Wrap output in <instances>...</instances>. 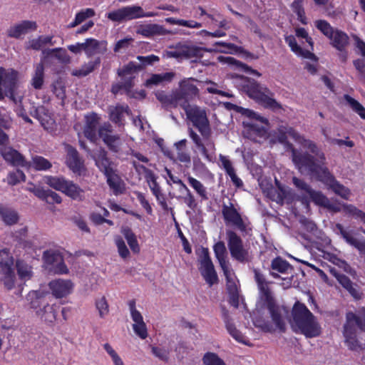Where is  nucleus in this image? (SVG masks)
Listing matches in <instances>:
<instances>
[{"mask_svg": "<svg viewBox=\"0 0 365 365\" xmlns=\"http://www.w3.org/2000/svg\"><path fill=\"white\" fill-rule=\"evenodd\" d=\"M276 138L287 145L292 153V160L301 173L308 174L329 186L344 199H349L350 190L340 184L325 166L326 158L317 145L304 138L289 126H280Z\"/></svg>", "mask_w": 365, "mask_h": 365, "instance_id": "obj_1", "label": "nucleus"}, {"mask_svg": "<svg viewBox=\"0 0 365 365\" xmlns=\"http://www.w3.org/2000/svg\"><path fill=\"white\" fill-rule=\"evenodd\" d=\"M187 118L192 122L201 136L192 128L188 130V135L201 155L207 161H212L215 156V145L212 138V129L205 108L197 105H185L182 107Z\"/></svg>", "mask_w": 365, "mask_h": 365, "instance_id": "obj_2", "label": "nucleus"}, {"mask_svg": "<svg viewBox=\"0 0 365 365\" xmlns=\"http://www.w3.org/2000/svg\"><path fill=\"white\" fill-rule=\"evenodd\" d=\"M289 322L292 331L307 338H314L320 335L322 328L317 318L302 303L297 302L291 312Z\"/></svg>", "mask_w": 365, "mask_h": 365, "instance_id": "obj_3", "label": "nucleus"}, {"mask_svg": "<svg viewBox=\"0 0 365 365\" xmlns=\"http://www.w3.org/2000/svg\"><path fill=\"white\" fill-rule=\"evenodd\" d=\"M198 81L193 78H184L179 83V87L170 93L164 91L155 93L157 99L166 108L184 107L190 105L188 101L199 94V89L196 85Z\"/></svg>", "mask_w": 365, "mask_h": 365, "instance_id": "obj_4", "label": "nucleus"}, {"mask_svg": "<svg viewBox=\"0 0 365 365\" xmlns=\"http://www.w3.org/2000/svg\"><path fill=\"white\" fill-rule=\"evenodd\" d=\"M255 278L259 291V299L263 302L269 312L272 322L282 331H285V322L282 318V314L285 311L283 308L276 305L269 289L270 282L259 272L255 271Z\"/></svg>", "mask_w": 365, "mask_h": 365, "instance_id": "obj_5", "label": "nucleus"}, {"mask_svg": "<svg viewBox=\"0 0 365 365\" xmlns=\"http://www.w3.org/2000/svg\"><path fill=\"white\" fill-rule=\"evenodd\" d=\"M242 113L247 117L243 121L245 136L251 140L262 143L268 137L267 120L252 110L241 108Z\"/></svg>", "mask_w": 365, "mask_h": 365, "instance_id": "obj_6", "label": "nucleus"}, {"mask_svg": "<svg viewBox=\"0 0 365 365\" xmlns=\"http://www.w3.org/2000/svg\"><path fill=\"white\" fill-rule=\"evenodd\" d=\"M243 91L252 98L266 108L273 110L281 108L280 104L273 98V93L265 86L253 79L245 78Z\"/></svg>", "mask_w": 365, "mask_h": 365, "instance_id": "obj_7", "label": "nucleus"}, {"mask_svg": "<svg viewBox=\"0 0 365 365\" xmlns=\"http://www.w3.org/2000/svg\"><path fill=\"white\" fill-rule=\"evenodd\" d=\"M31 309L35 311L37 317L46 323H53L56 319V310L54 304L45 301L44 294L39 291H31L26 297Z\"/></svg>", "mask_w": 365, "mask_h": 365, "instance_id": "obj_8", "label": "nucleus"}, {"mask_svg": "<svg viewBox=\"0 0 365 365\" xmlns=\"http://www.w3.org/2000/svg\"><path fill=\"white\" fill-rule=\"evenodd\" d=\"M19 78L18 71L0 67V101L8 97L16 104L21 103L22 96L15 94Z\"/></svg>", "mask_w": 365, "mask_h": 365, "instance_id": "obj_9", "label": "nucleus"}, {"mask_svg": "<svg viewBox=\"0 0 365 365\" xmlns=\"http://www.w3.org/2000/svg\"><path fill=\"white\" fill-rule=\"evenodd\" d=\"M107 18L112 21L123 22L145 17L157 16L154 12H145L143 9L137 5L123 6L106 14Z\"/></svg>", "mask_w": 365, "mask_h": 365, "instance_id": "obj_10", "label": "nucleus"}, {"mask_svg": "<svg viewBox=\"0 0 365 365\" xmlns=\"http://www.w3.org/2000/svg\"><path fill=\"white\" fill-rule=\"evenodd\" d=\"M292 182L302 195V202L306 205L307 208L309 207L310 200L319 205L329 206V200L321 192L312 189L304 180L293 177Z\"/></svg>", "mask_w": 365, "mask_h": 365, "instance_id": "obj_11", "label": "nucleus"}, {"mask_svg": "<svg viewBox=\"0 0 365 365\" xmlns=\"http://www.w3.org/2000/svg\"><path fill=\"white\" fill-rule=\"evenodd\" d=\"M227 246L232 257L240 262L249 260V252L243 245L241 237L230 230L226 231Z\"/></svg>", "mask_w": 365, "mask_h": 365, "instance_id": "obj_12", "label": "nucleus"}, {"mask_svg": "<svg viewBox=\"0 0 365 365\" xmlns=\"http://www.w3.org/2000/svg\"><path fill=\"white\" fill-rule=\"evenodd\" d=\"M199 270L205 282L212 286L217 282V275L207 248L202 247L198 257Z\"/></svg>", "mask_w": 365, "mask_h": 365, "instance_id": "obj_13", "label": "nucleus"}, {"mask_svg": "<svg viewBox=\"0 0 365 365\" xmlns=\"http://www.w3.org/2000/svg\"><path fill=\"white\" fill-rule=\"evenodd\" d=\"M222 214L227 225L234 226L241 232L246 231L247 227V220L241 216L232 202L222 205Z\"/></svg>", "mask_w": 365, "mask_h": 365, "instance_id": "obj_14", "label": "nucleus"}, {"mask_svg": "<svg viewBox=\"0 0 365 365\" xmlns=\"http://www.w3.org/2000/svg\"><path fill=\"white\" fill-rule=\"evenodd\" d=\"M200 51V48L198 47L179 44L175 47H170V50L165 52L164 56L168 58H174L178 60H182L184 58H190L198 56Z\"/></svg>", "mask_w": 365, "mask_h": 365, "instance_id": "obj_15", "label": "nucleus"}, {"mask_svg": "<svg viewBox=\"0 0 365 365\" xmlns=\"http://www.w3.org/2000/svg\"><path fill=\"white\" fill-rule=\"evenodd\" d=\"M43 258L48 266H51L53 272L58 274L68 273V269L63 261V257L59 252L56 250H47L43 252Z\"/></svg>", "mask_w": 365, "mask_h": 365, "instance_id": "obj_16", "label": "nucleus"}, {"mask_svg": "<svg viewBox=\"0 0 365 365\" xmlns=\"http://www.w3.org/2000/svg\"><path fill=\"white\" fill-rule=\"evenodd\" d=\"M98 135L111 151L115 153L120 151L123 140L118 135L112 134L110 125H102L98 130Z\"/></svg>", "mask_w": 365, "mask_h": 365, "instance_id": "obj_17", "label": "nucleus"}, {"mask_svg": "<svg viewBox=\"0 0 365 365\" xmlns=\"http://www.w3.org/2000/svg\"><path fill=\"white\" fill-rule=\"evenodd\" d=\"M52 294L57 299L65 297L72 293L74 284L70 279H56L48 283Z\"/></svg>", "mask_w": 365, "mask_h": 365, "instance_id": "obj_18", "label": "nucleus"}, {"mask_svg": "<svg viewBox=\"0 0 365 365\" xmlns=\"http://www.w3.org/2000/svg\"><path fill=\"white\" fill-rule=\"evenodd\" d=\"M129 308L130 312V317L133 321V324L132 325L133 331L140 339H146L148 337V329L145 323L143 321V317L141 313L136 309L134 302H130Z\"/></svg>", "mask_w": 365, "mask_h": 365, "instance_id": "obj_19", "label": "nucleus"}, {"mask_svg": "<svg viewBox=\"0 0 365 365\" xmlns=\"http://www.w3.org/2000/svg\"><path fill=\"white\" fill-rule=\"evenodd\" d=\"M336 229L337 233L348 245L356 248L360 254H365V240H358L354 235V230L344 228L341 224H336Z\"/></svg>", "mask_w": 365, "mask_h": 365, "instance_id": "obj_20", "label": "nucleus"}, {"mask_svg": "<svg viewBox=\"0 0 365 365\" xmlns=\"http://www.w3.org/2000/svg\"><path fill=\"white\" fill-rule=\"evenodd\" d=\"M37 24L33 21H22L11 25L6 30V35L10 38H21L30 31H36Z\"/></svg>", "mask_w": 365, "mask_h": 365, "instance_id": "obj_21", "label": "nucleus"}, {"mask_svg": "<svg viewBox=\"0 0 365 365\" xmlns=\"http://www.w3.org/2000/svg\"><path fill=\"white\" fill-rule=\"evenodd\" d=\"M91 157L94 160L97 168L104 175L116 170L114 163L107 157V152L104 149L99 148L94 150Z\"/></svg>", "mask_w": 365, "mask_h": 365, "instance_id": "obj_22", "label": "nucleus"}, {"mask_svg": "<svg viewBox=\"0 0 365 365\" xmlns=\"http://www.w3.org/2000/svg\"><path fill=\"white\" fill-rule=\"evenodd\" d=\"M0 154L4 160L14 166L26 167L28 163L24 157L16 150L11 146L0 148Z\"/></svg>", "mask_w": 365, "mask_h": 365, "instance_id": "obj_23", "label": "nucleus"}, {"mask_svg": "<svg viewBox=\"0 0 365 365\" xmlns=\"http://www.w3.org/2000/svg\"><path fill=\"white\" fill-rule=\"evenodd\" d=\"M66 164L75 173L81 175L86 171L83 160L79 157L78 151L70 145H66Z\"/></svg>", "mask_w": 365, "mask_h": 365, "instance_id": "obj_24", "label": "nucleus"}, {"mask_svg": "<svg viewBox=\"0 0 365 365\" xmlns=\"http://www.w3.org/2000/svg\"><path fill=\"white\" fill-rule=\"evenodd\" d=\"M329 38L331 41L332 46L342 52L340 55V58L343 61H345L346 60L345 48L349 44V36L346 33L335 29Z\"/></svg>", "mask_w": 365, "mask_h": 365, "instance_id": "obj_25", "label": "nucleus"}, {"mask_svg": "<svg viewBox=\"0 0 365 365\" xmlns=\"http://www.w3.org/2000/svg\"><path fill=\"white\" fill-rule=\"evenodd\" d=\"M284 40L289 46L291 51L297 56L310 59L314 62L318 61V58L313 53L307 50H304L299 45H298L296 38L293 35L285 36Z\"/></svg>", "mask_w": 365, "mask_h": 365, "instance_id": "obj_26", "label": "nucleus"}, {"mask_svg": "<svg viewBox=\"0 0 365 365\" xmlns=\"http://www.w3.org/2000/svg\"><path fill=\"white\" fill-rule=\"evenodd\" d=\"M107 50V43L94 38H87L84 42V51L91 56L96 53H103Z\"/></svg>", "mask_w": 365, "mask_h": 365, "instance_id": "obj_27", "label": "nucleus"}, {"mask_svg": "<svg viewBox=\"0 0 365 365\" xmlns=\"http://www.w3.org/2000/svg\"><path fill=\"white\" fill-rule=\"evenodd\" d=\"M276 184L277 185V188L272 190L270 192V197L272 200L276 201L278 203H283L284 200H291L293 197L291 189L280 185L277 180Z\"/></svg>", "mask_w": 365, "mask_h": 365, "instance_id": "obj_28", "label": "nucleus"}, {"mask_svg": "<svg viewBox=\"0 0 365 365\" xmlns=\"http://www.w3.org/2000/svg\"><path fill=\"white\" fill-rule=\"evenodd\" d=\"M106 181L114 195H118L123 192L125 185L120 176L116 173V170L105 175Z\"/></svg>", "mask_w": 365, "mask_h": 365, "instance_id": "obj_29", "label": "nucleus"}, {"mask_svg": "<svg viewBox=\"0 0 365 365\" xmlns=\"http://www.w3.org/2000/svg\"><path fill=\"white\" fill-rule=\"evenodd\" d=\"M19 219V214L15 210L0 204V220L6 225H15L18 222Z\"/></svg>", "mask_w": 365, "mask_h": 365, "instance_id": "obj_30", "label": "nucleus"}, {"mask_svg": "<svg viewBox=\"0 0 365 365\" xmlns=\"http://www.w3.org/2000/svg\"><path fill=\"white\" fill-rule=\"evenodd\" d=\"M44 61L49 58H55L61 63H67L70 62V57L67 52L62 48H56L53 49H46L42 52Z\"/></svg>", "mask_w": 365, "mask_h": 365, "instance_id": "obj_31", "label": "nucleus"}, {"mask_svg": "<svg viewBox=\"0 0 365 365\" xmlns=\"http://www.w3.org/2000/svg\"><path fill=\"white\" fill-rule=\"evenodd\" d=\"M137 34L145 37H150L155 35H165L168 34V31H167L162 26L153 24L140 26L137 30Z\"/></svg>", "mask_w": 365, "mask_h": 365, "instance_id": "obj_32", "label": "nucleus"}, {"mask_svg": "<svg viewBox=\"0 0 365 365\" xmlns=\"http://www.w3.org/2000/svg\"><path fill=\"white\" fill-rule=\"evenodd\" d=\"M213 250L222 269H226L227 267H230L229 262L227 260V253L223 242L220 241L215 244Z\"/></svg>", "mask_w": 365, "mask_h": 365, "instance_id": "obj_33", "label": "nucleus"}, {"mask_svg": "<svg viewBox=\"0 0 365 365\" xmlns=\"http://www.w3.org/2000/svg\"><path fill=\"white\" fill-rule=\"evenodd\" d=\"M12 123L13 120L9 115L0 113V145H6L9 141V135L1 128L9 130Z\"/></svg>", "mask_w": 365, "mask_h": 365, "instance_id": "obj_34", "label": "nucleus"}, {"mask_svg": "<svg viewBox=\"0 0 365 365\" xmlns=\"http://www.w3.org/2000/svg\"><path fill=\"white\" fill-rule=\"evenodd\" d=\"M218 61L223 63H227L232 66L236 67L240 70L245 71L249 73L255 75L258 77L261 76V73H259L257 70H254L247 65L237 61L235 58L231 56H220L217 58Z\"/></svg>", "mask_w": 365, "mask_h": 365, "instance_id": "obj_35", "label": "nucleus"}, {"mask_svg": "<svg viewBox=\"0 0 365 365\" xmlns=\"http://www.w3.org/2000/svg\"><path fill=\"white\" fill-rule=\"evenodd\" d=\"M98 124V118L96 115L86 116V122L84 127V135L91 141L96 139V128Z\"/></svg>", "mask_w": 365, "mask_h": 365, "instance_id": "obj_36", "label": "nucleus"}, {"mask_svg": "<svg viewBox=\"0 0 365 365\" xmlns=\"http://www.w3.org/2000/svg\"><path fill=\"white\" fill-rule=\"evenodd\" d=\"M220 160L223 166V168L225 170L226 173L230 176L233 184L237 187H241L243 184L242 181L236 175L235 170L231 161L226 156L223 155L220 156Z\"/></svg>", "mask_w": 365, "mask_h": 365, "instance_id": "obj_37", "label": "nucleus"}, {"mask_svg": "<svg viewBox=\"0 0 365 365\" xmlns=\"http://www.w3.org/2000/svg\"><path fill=\"white\" fill-rule=\"evenodd\" d=\"M62 192L74 200L81 201L84 199L83 190L71 180L68 181Z\"/></svg>", "mask_w": 365, "mask_h": 365, "instance_id": "obj_38", "label": "nucleus"}, {"mask_svg": "<svg viewBox=\"0 0 365 365\" xmlns=\"http://www.w3.org/2000/svg\"><path fill=\"white\" fill-rule=\"evenodd\" d=\"M0 280L6 289H13L15 287L16 281L14 267L0 270Z\"/></svg>", "mask_w": 365, "mask_h": 365, "instance_id": "obj_39", "label": "nucleus"}, {"mask_svg": "<svg viewBox=\"0 0 365 365\" xmlns=\"http://www.w3.org/2000/svg\"><path fill=\"white\" fill-rule=\"evenodd\" d=\"M53 36H39L36 38L29 40L27 48L34 50H40L46 45L53 46L56 42V41H53Z\"/></svg>", "mask_w": 365, "mask_h": 365, "instance_id": "obj_40", "label": "nucleus"}, {"mask_svg": "<svg viewBox=\"0 0 365 365\" xmlns=\"http://www.w3.org/2000/svg\"><path fill=\"white\" fill-rule=\"evenodd\" d=\"M44 82L43 63L41 62L35 66L34 72L32 74L31 84L35 89H41Z\"/></svg>", "mask_w": 365, "mask_h": 365, "instance_id": "obj_41", "label": "nucleus"}, {"mask_svg": "<svg viewBox=\"0 0 365 365\" xmlns=\"http://www.w3.org/2000/svg\"><path fill=\"white\" fill-rule=\"evenodd\" d=\"M17 274L21 281L26 282L33 277L31 266L23 260H17L16 262Z\"/></svg>", "mask_w": 365, "mask_h": 365, "instance_id": "obj_42", "label": "nucleus"}, {"mask_svg": "<svg viewBox=\"0 0 365 365\" xmlns=\"http://www.w3.org/2000/svg\"><path fill=\"white\" fill-rule=\"evenodd\" d=\"M63 177L47 175L43 178V182L52 188L63 192L68 182Z\"/></svg>", "mask_w": 365, "mask_h": 365, "instance_id": "obj_43", "label": "nucleus"}, {"mask_svg": "<svg viewBox=\"0 0 365 365\" xmlns=\"http://www.w3.org/2000/svg\"><path fill=\"white\" fill-rule=\"evenodd\" d=\"M100 63L101 60L98 58L94 61H90L83 65L81 68L73 70L72 71V75L78 77L86 76L91 73L95 68L100 64Z\"/></svg>", "mask_w": 365, "mask_h": 365, "instance_id": "obj_44", "label": "nucleus"}, {"mask_svg": "<svg viewBox=\"0 0 365 365\" xmlns=\"http://www.w3.org/2000/svg\"><path fill=\"white\" fill-rule=\"evenodd\" d=\"M14 259L6 248L0 250V270L14 267Z\"/></svg>", "mask_w": 365, "mask_h": 365, "instance_id": "obj_45", "label": "nucleus"}, {"mask_svg": "<svg viewBox=\"0 0 365 365\" xmlns=\"http://www.w3.org/2000/svg\"><path fill=\"white\" fill-rule=\"evenodd\" d=\"M35 115L36 118L40 121L42 126L44 128L48 129L53 123V118L47 113L43 107H38L35 110Z\"/></svg>", "mask_w": 365, "mask_h": 365, "instance_id": "obj_46", "label": "nucleus"}, {"mask_svg": "<svg viewBox=\"0 0 365 365\" xmlns=\"http://www.w3.org/2000/svg\"><path fill=\"white\" fill-rule=\"evenodd\" d=\"M174 77L173 73H165L161 74H154L146 81V86L159 85L163 82H170Z\"/></svg>", "mask_w": 365, "mask_h": 365, "instance_id": "obj_47", "label": "nucleus"}, {"mask_svg": "<svg viewBox=\"0 0 365 365\" xmlns=\"http://www.w3.org/2000/svg\"><path fill=\"white\" fill-rule=\"evenodd\" d=\"M29 166L37 170H46L51 168V163L42 156L36 155L32 158Z\"/></svg>", "mask_w": 365, "mask_h": 365, "instance_id": "obj_48", "label": "nucleus"}, {"mask_svg": "<svg viewBox=\"0 0 365 365\" xmlns=\"http://www.w3.org/2000/svg\"><path fill=\"white\" fill-rule=\"evenodd\" d=\"M143 66L137 64L135 62H129L126 66H125L121 69H119L118 73L120 76L123 78H126L127 76H129L128 81L130 79L132 80V75L135 73H137L138 71L141 70Z\"/></svg>", "mask_w": 365, "mask_h": 365, "instance_id": "obj_49", "label": "nucleus"}, {"mask_svg": "<svg viewBox=\"0 0 365 365\" xmlns=\"http://www.w3.org/2000/svg\"><path fill=\"white\" fill-rule=\"evenodd\" d=\"M122 233L126 239L131 250L135 253H138L140 252V247L135 234L128 227L123 228Z\"/></svg>", "mask_w": 365, "mask_h": 365, "instance_id": "obj_50", "label": "nucleus"}, {"mask_svg": "<svg viewBox=\"0 0 365 365\" xmlns=\"http://www.w3.org/2000/svg\"><path fill=\"white\" fill-rule=\"evenodd\" d=\"M187 182L200 197L203 200H207L208 198L206 187L200 181L192 176H188Z\"/></svg>", "mask_w": 365, "mask_h": 365, "instance_id": "obj_51", "label": "nucleus"}, {"mask_svg": "<svg viewBox=\"0 0 365 365\" xmlns=\"http://www.w3.org/2000/svg\"><path fill=\"white\" fill-rule=\"evenodd\" d=\"M304 0H294L292 5V9L297 16L298 20L303 24H307V18L304 9Z\"/></svg>", "mask_w": 365, "mask_h": 365, "instance_id": "obj_52", "label": "nucleus"}, {"mask_svg": "<svg viewBox=\"0 0 365 365\" xmlns=\"http://www.w3.org/2000/svg\"><path fill=\"white\" fill-rule=\"evenodd\" d=\"M347 104L362 119H365V108L364 107L356 100L353 98L349 95H344V96Z\"/></svg>", "mask_w": 365, "mask_h": 365, "instance_id": "obj_53", "label": "nucleus"}, {"mask_svg": "<svg viewBox=\"0 0 365 365\" xmlns=\"http://www.w3.org/2000/svg\"><path fill=\"white\" fill-rule=\"evenodd\" d=\"M272 269L281 273H287L292 269V266L281 257H277L272 261Z\"/></svg>", "mask_w": 365, "mask_h": 365, "instance_id": "obj_54", "label": "nucleus"}, {"mask_svg": "<svg viewBox=\"0 0 365 365\" xmlns=\"http://www.w3.org/2000/svg\"><path fill=\"white\" fill-rule=\"evenodd\" d=\"M128 107L123 106H117L110 108V116L112 121L120 123L125 113H128Z\"/></svg>", "mask_w": 365, "mask_h": 365, "instance_id": "obj_55", "label": "nucleus"}, {"mask_svg": "<svg viewBox=\"0 0 365 365\" xmlns=\"http://www.w3.org/2000/svg\"><path fill=\"white\" fill-rule=\"evenodd\" d=\"M227 330L229 334L238 342L248 345L245 336L235 327L232 322L227 320Z\"/></svg>", "mask_w": 365, "mask_h": 365, "instance_id": "obj_56", "label": "nucleus"}, {"mask_svg": "<svg viewBox=\"0 0 365 365\" xmlns=\"http://www.w3.org/2000/svg\"><path fill=\"white\" fill-rule=\"evenodd\" d=\"M204 365H226V363L217 354L207 352L202 357Z\"/></svg>", "mask_w": 365, "mask_h": 365, "instance_id": "obj_57", "label": "nucleus"}, {"mask_svg": "<svg viewBox=\"0 0 365 365\" xmlns=\"http://www.w3.org/2000/svg\"><path fill=\"white\" fill-rule=\"evenodd\" d=\"M26 180V175L23 171L20 170H16L10 172L8 174L6 182L9 185H16L21 182Z\"/></svg>", "mask_w": 365, "mask_h": 365, "instance_id": "obj_58", "label": "nucleus"}, {"mask_svg": "<svg viewBox=\"0 0 365 365\" xmlns=\"http://www.w3.org/2000/svg\"><path fill=\"white\" fill-rule=\"evenodd\" d=\"M224 274L227 279V288L229 292H237V287L235 283V276L230 267H227L226 269H222Z\"/></svg>", "mask_w": 365, "mask_h": 365, "instance_id": "obj_59", "label": "nucleus"}, {"mask_svg": "<svg viewBox=\"0 0 365 365\" xmlns=\"http://www.w3.org/2000/svg\"><path fill=\"white\" fill-rule=\"evenodd\" d=\"M103 346L106 353L110 357L113 365H125L121 357L118 355V354L110 344L106 343L103 345Z\"/></svg>", "mask_w": 365, "mask_h": 365, "instance_id": "obj_60", "label": "nucleus"}, {"mask_svg": "<svg viewBox=\"0 0 365 365\" xmlns=\"http://www.w3.org/2000/svg\"><path fill=\"white\" fill-rule=\"evenodd\" d=\"M315 26L327 38L332 34L335 29L325 20H317L314 22Z\"/></svg>", "mask_w": 365, "mask_h": 365, "instance_id": "obj_61", "label": "nucleus"}, {"mask_svg": "<svg viewBox=\"0 0 365 365\" xmlns=\"http://www.w3.org/2000/svg\"><path fill=\"white\" fill-rule=\"evenodd\" d=\"M96 307L98 310L101 318H104L109 312L108 304L104 297L96 300Z\"/></svg>", "mask_w": 365, "mask_h": 365, "instance_id": "obj_62", "label": "nucleus"}, {"mask_svg": "<svg viewBox=\"0 0 365 365\" xmlns=\"http://www.w3.org/2000/svg\"><path fill=\"white\" fill-rule=\"evenodd\" d=\"M115 242L118 248L119 255L122 258H127L130 255V252L127 248V246L125 245V243L123 241V240L120 237H117L115 240Z\"/></svg>", "mask_w": 365, "mask_h": 365, "instance_id": "obj_63", "label": "nucleus"}, {"mask_svg": "<svg viewBox=\"0 0 365 365\" xmlns=\"http://www.w3.org/2000/svg\"><path fill=\"white\" fill-rule=\"evenodd\" d=\"M151 352L155 357L163 361H168L169 359V351L165 349L152 346Z\"/></svg>", "mask_w": 365, "mask_h": 365, "instance_id": "obj_64", "label": "nucleus"}]
</instances>
